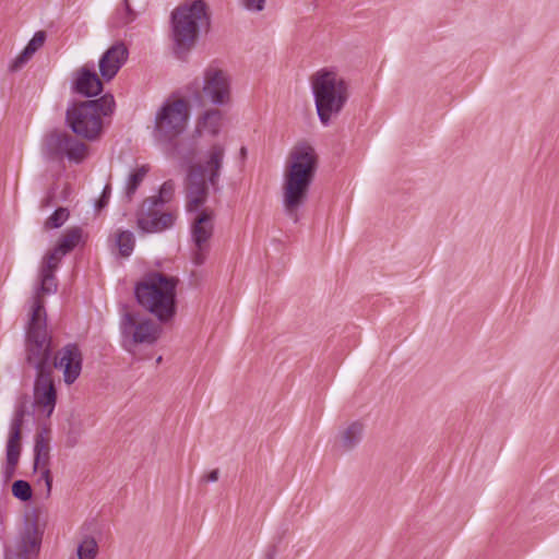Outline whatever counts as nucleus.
<instances>
[{
  "mask_svg": "<svg viewBox=\"0 0 559 559\" xmlns=\"http://www.w3.org/2000/svg\"><path fill=\"white\" fill-rule=\"evenodd\" d=\"M110 194H111V186H110V183H107L104 187L99 199L95 203L96 211L99 212L107 206L109 199H110Z\"/></svg>",
  "mask_w": 559,
  "mask_h": 559,
  "instance_id": "obj_34",
  "label": "nucleus"
},
{
  "mask_svg": "<svg viewBox=\"0 0 559 559\" xmlns=\"http://www.w3.org/2000/svg\"><path fill=\"white\" fill-rule=\"evenodd\" d=\"M123 309L119 323L123 346L129 348L136 344L154 345L160 336V325L147 318L140 320L136 313L127 310V306Z\"/></svg>",
  "mask_w": 559,
  "mask_h": 559,
  "instance_id": "obj_11",
  "label": "nucleus"
},
{
  "mask_svg": "<svg viewBox=\"0 0 559 559\" xmlns=\"http://www.w3.org/2000/svg\"><path fill=\"white\" fill-rule=\"evenodd\" d=\"M163 207L145 199L136 213L139 229L146 234H155L171 228L176 222V215L171 212H163Z\"/></svg>",
  "mask_w": 559,
  "mask_h": 559,
  "instance_id": "obj_12",
  "label": "nucleus"
},
{
  "mask_svg": "<svg viewBox=\"0 0 559 559\" xmlns=\"http://www.w3.org/2000/svg\"><path fill=\"white\" fill-rule=\"evenodd\" d=\"M46 40V32L38 31L34 34L32 39L28 41L25 48L34 55L44 44Z\"/></svg>",
  "mask_w": 559,
  "mask_h": 559,
  "instance_id": "obj_32",
  "label": "nucleus"
},
{
  "mask_svg": "<svg viewBox=\"0 0 559 559\" xmlns=\"http://www.w3.org/2000/svg\"><path fill=\"white\" fill-rule=\"evenodd\" d=\"M82 239V228H69L66 234L59 239L57 243V251H61V255L71 252Z\"/></svg>",
  "mask_w": 559,
  "mask_h": 559,
  "instance_id": "obj_23",
  "label": "nucleus"
},
{
  "mask_svg": "<svg viewBox=\"0 0 559 559\" xmlns=\"http://www.w3.org/2000/svg\"><path fill=\"white\" fill-rule=\"evenodd\" d=\"M50 464V438L49 429H41L35 436L34 444V471L40 469L38 483L44 480L46 486V498L50 497L52 488V475Z\"/></svg>",
  "mask_w": 559,
  "mask_h": 559,
  "instance_id": "obj_15",
  "label": "nucleus"
},
{
  "mask_svg": "<svg viewBox=\"0 0 559 559\" xmlns=\"http://www.w3.org/2000/svg\"><path fill=\"white\" fill-rule=\"evenodd\" d=\"M275 556V549H272L266 554V559H274Z\"/></svg>",
  "mask_w": 559,
  "mask_h": 559,
  "instance_id": "obj_40",
  "label": "nucleus"
},
{
  "mask_svg": "<svg viewBox=\"0 0 559 559\" xmlns=\"http://www.w3.org/2000/svg\"><path fill=\"white\" fill-rule=\"evenodd\" d=\"M174 52L183 59L194 47L201 32L207 33L211 17L203 0L185 2L173 10L170 15Z\"/></svg>",
  "mask_w": 559,
  "mask_h": 559,
  "instance_id": "obj_5",
  "label": "nucleus"
},
{
  "mask_svg": "<svg viewBox=\"0 0 559 559\" xmlns=\"http://www.w3.org/2000/svg\"><path fill=\"white\" fill-rule=\"evenodd\" d=\"M225 148L222 144H214L207 153L204 164H194L189 167L186 178V210L188 213H195L191 223V239L195 248H204L210 245L214 233V211L203 209L209 195V185L214 191H218V182Z\"/></svg>",
  "mask_w": 559,
  "mask_h": 559,
  "instance_id": "obj_1",
  "label": "nucleus"
},
{
  "mask_svg": "<svg viewBox=\"0 0 559 559\" xmlns=\"http://www.w3.org/2000/svg\"><path fill=\"white\" fill-rule=\"evenodd\" d=\"M311 90L320 122L329 126L344 109L348 98V83L333 68H323L311 76Z\"/></svg>",
  "mask_w": 559,
  "mask_h": 559,
  "instance_id": "obj_6",
  "label": "nucleus"
},
{
  "mask_svg": "<svg viewBox=\"0 0 559 559\" xmlns=\"http://www.w3.org/2000/svg\"><path fill=\"white\" fill-rule=\"evenodd\" d=\"M53 198H55L53 192L48 193L47 197L43 199L41 206L43 207L50 206L53 201Z\"/></svg>",
  "mask_w": 559,
  "mask_h": 559,
  "instance_id": "obj_39",
  "label": "nucleus"
},
{
  "mask_svg": "<svg viewBox=\"0 0 559 559\" xmlns=\"http://www.w3.org/2000/svg\"><path fill=\"white\" fill-rule=\"evenodd\" d=\"M223 114L217 108L205 110L198 119L197 131H206L215 136L219 133L222 127Z\"/></svg>",
  "mask_w": 559,
  "mask_h": 559,
  "instance_id": "obj_20",
  "label": "nucleus"
},
{
  "mask_svg": "<svg viewBox=\"0 0 559 559\" xmlns=\"http://www.w3.org/2000/svg\"><path fill=\"white\" fill-rule=\"evenodd\" d=\"M72 83V91L84 97H94L103 92L104 85L97 73L94 71V66L85 64L78 69L74 73Z\"/></svg>",
  "mask_w": 559,
  "mask_h": 559,
  "instance_id": "obj_17",
  "label": "nucleus"
},
{
  "mask_svg": "<svg viewBox=\"0 0 559 559\" xmlns=\"http://www.w3.org/2000/svg\"><path fill=\"white\" fill-rule=\"evenodd\" d=\"M128 55V48L123 43H117L107 49L99 59V72L103 80H112L127 61Z\"/></svg>",
  "mask_w": 559,
  "mask_h": 559,
  "instance_id": "obj_18",
  "label": "nucleus"
},
{
  "mask_svg": "<svg viewBox=\"0 0 559 559\" xmlns=\"http://www.w3.org/2000/svg\"><path fill=\"white\" fill-rule=\"evenodd\" d=\"M34 406L49 418L57 404V386L52 373L35 374Z\"/></svg>",
  "mask_w": 559,
  "mask_h": 559,
  "instance_id": "obj_14",
  "label": "nucleus"
},
{
  "mask_svg": "<svg viewBox=\"0 0 559 559\" xmlns=\"http://www.w3.org/2000/svg\"><path fill=\"white\" fill-rule=\"evenodd\" d=\"M134 235L130 230H121L118 231L116 236V246L119 249V253L121 257H129L133 252L134 249Z\"/></svg>",
  "mask_w": 559,
  "mask_h": 559,
  "instance_id": "obj_26",
  "label": "nucleus"
},
{
  "mask_svg": "<svg viewBox=\"0 0 559 559\" xmlns=\"http://www.w3.org/2000/svg\"><path fill=\"white\" fill-rule=\"evenodd\" d=\"M364 425L353 421L341 432V445L345 451L353 450L362 439Z\"/></svg>",
  "mask_w": 559,
  "mask_h": 559,
  "instance_id": "obj_21",
  "label": "nucleus"
},
{
  "mask_svg": "<svg viewBox=\"0 0 559 559\" xmlns=\"http://www.w3.org/2000/svg\"><path fill=\"white\" fill-rule=\"evenodd\" d=\"M189 116V105L186 99H167L155 116V138L165 143L174 142L185 132Z\"/></svg>",
  "mask_w": 559,
  "mask_h": 559,
  "instance_id": "obj_9",
  "label": "nucleus"
},
{
  "mask_svg": "<svg viewBox=\"0 0 559 559\" xmlns=\"http://www.w3.org/2000/svg\"><path fill=\"white\" fill-rule=\"evenodd\" d=\"M27 409L24 403L15 407L13 417L10 423L9 436L5 447L22 449V427L24 424Z\"/></svg>",
  "mask_w": 559,
  "mask_h": 559,
  "instance_id": "obj_19",
  "label": "nucleus"
},
{
  "mask_svg": "<svg viewBox=\"0 0 559 559\" xmlns=\"http://www.w3.org/2000/svg\"><path fill=\"white\" fill-rule=\"evenodd\" d=\"M178 282V278L162 272H151L134 285L135 300L159 323H168L177 313L176 288Z\"/></svg>",
  "mask_w": 559,
  "mask_h": 559,
  "instance_id": "obj_4",
  "label": "nucleus"
},
{
  "mask_svg": "<svg viewBox=\"0 0 559 559\" xmlns=\"http://www.w3.org/2000/svg\"><path fill=\"white\" fill-rule=\"evenodd\" d=\"M123 4H124L126 13H127V16L124 19V23L128 24V23H130V22H132L134 20L135 13L131 9L129 0H123Z\"/></svg>",
  "mask_w": 559,
  "mask_h": 559,
  "instance_id": "obj_37",
  "label": "nucleus"
},
{
  "mask_svg": "<svg viewBox=\"0 0 559 559\" xmlns=\"http://www.w3.org/2000/svg\"><path fill=\"white\" fill-rule=\"evenodd\" d=\"M210 250V245H206L204 248H195L193 252L192 261L195 265H202L206 260V254Z\"/></svg>",
  "mask_w": 559,
  "mask_h": 559,
  "instance_id": "obj_35",
  "label": "nucleus"
},
{
  "mask_svg": "<svg viewBox=\"0 0 559 559\" xmlns=\"http://www.w3.org/2000/svg\"><path fill=\"white\" fill-rule=\"evenodd\" d=\"M240 154H241L242 157H245L247 155V148L245 146H242L240 148Z\"/></svg>",
  "mask_w": 559,
  "mask_h": 559,
  "instance_id": "obj_41",
  "label": "nucleus"
},
{
  "mask_svg": "<svg viewBox=\"0 0 559 559\" xmlns=\"http://www.w3.org/2000/svg\"><path fill=\"white\" fill-rule=\"evenodd\" d=\"M83 354L76 343H68L56 350L52 371L59 369L62 371L66 384H73L82 372Z\"/></svg>",
  "mask_w": 559,
  "mask_h": 559,
  "instance_id": "obj_13",
  "label": "nucleus"
},
{
  "mask_svg": "<svg viewBox=\"0 0 559 559\" xmlns=\"http://www.w3.org/2000/svg\"><path fill=\"white\" fill-rule=\"evenodd\" d=\"M147 171H148L147 166H141L140 168L135 169L134 171H132L129 175L127 183H126V189H124L126 198L128 201L132 200L134 193L136 192L138 188L142 183Z\"/></svg>",
  "mask_w": 559,
  "mask_h": 559,
  "instance_id": "obj_25",
  "label": "nucleus"
},
{
  "mask_svg": "<svg viewBox=\"0 0 559 559\" xmlns=\"http://www.w3.org/2000/svg\"><path fill=\"white\" fill-rule=\"evenodd\" d=\"M319 167V156L308 142L297 143L289 152L283 181V207L294 222L300 219L299 210L308 199Z\"/></svg>",
  "mask_w": 559,
  "mask_h": 559,
  "instance_id": "obj_2",
  "label": "nucleus"
},
{
  "mask_svg": "<svg viewBox=\"0 0 559 559\" xmlns=\"http://www.w3.org/2000/svg\"><path fill=\"white\" fill-rule=\"evenodd\" d=\"M88 146L75 134L53 128L47 131L40 144V153L47 163L62 164L68 160L81 164L87 156Z\"/></svg>",
  "mask_w": 559,
  "mask_h": 559,
  "instance_id": "obj_8",
  "label": "nucleus"
},
{
  "mask_svg": "<svg viewBox=\"0 0 559 559\" xmlns=\"http://www.w3.org/2000/svg\"><path fill=\"white\" fill-rule=\"evenodd\" d=\"M25 367L35 374L52 373L55 346L51 333L47 330L45 301L36 300L25 329Z\"/></svg>",
  "mask_w": 559,
  "mask_h": 559,
  "instance_id": "obj_3",
  "label": "nucleus"
},
{
  "mask_svg": "<svg viewBox=\"0 0 559 559\" xmlns=\"http://www.w3.org/2000/svg\"><path fill=\"white\" fill-rule=\"evenodd\" d=\"M219 472L218 469H213L210 473H207L203 479L209 483H214L218 479Z\"/></svg>",
  "mask_w": 559,
  "mask_h": 559,
  "instance_id": "obj_38",
  "label": "nucleus"
},
{
  "mask_svg": "<svg viewBox=\"0 0 559 559\" xmlns=\"http://www.w3.org/2000/svg\"><path fill=\"white\" fill-rule=\"evenodd\" d=\"M79 559H95L98 552V545L94 537L85 536L78 547Z\"/></svg>",
  "mask_w": 559,
  "mask_h": 559,
  "instance_id": "obj_28",
  "label": "nucleus"
},
{
  "mask_svg": "<svg viewBox=\"0 0 559 559\" xmlns=\"http://www.w3.org/2000/svg\"><path fill=\"white\" fill-rule=\"evenodd\" d=\"M22 449L5 447V464L2 471V478L8 483L13 478L19 465Z\"/></svg>",
  "mask_w": 559,
  "mask_h": 559,
  "instance_id": "obj_24",
  "label": "nucleus"
},
{
  "mask_svg": "<svg viewBox=\"0 0 559 559\" xmlns=\"http://www.w3.org/2000/svg\"><path fill=\"white\" fill-rule=\"evenodd\" d=\"M264 5L265 0H245V7L250 11H262Z\"/></svg>",
  "mask_w": 559,
  "mask_h": 559,
  "instance_id": "obj_36",
  "label": "nucleus"
},
{
  "mask_svg": "<svg viewBox=\"0 0 559 559\" xmlns=\"http://www.w3.org/2000/svg\"><path fill=\"white\" fill-rule=\"evenodd\" d=\"M175 194V182L169 179L166 180L159 188L158 194L146 198L147 200L156 203L159 206H164L166 203H169Z\"/></svg>",
  "mask_w": 559,
  "mask_h": 559,
  "instance_id": "obj_27",
  "label": "nucleus"
},
{
  "mask_svg": "<svg viewBox=\"0 0 559 559\" xmlns=\"http://www.w3.org/2000/svg\"><path fill=\"white\" fill-rule=\"evenodd\" d=\"M40 284L36 289V294L33 298V305L36 300L40 299L44 301L43 296L55 294L58 289L57 278L53 271L40 269ZM34 306H32L33 308Z\"/></svg>",
  "mask_w": 559,
  "mask_h": 559,
  "instance_id": "obj_22",
  "label": "nucleus"
},
{
  "mask_svg": "<svg viewBox=\"0 0 559 559\" xmlns=\"http://www.w3.org/2000/svg\"><path fill=\"white\" fill-rule=\"evenodd\" d=\"M12 495L23 501H29L33 497V489L28 481L23 479H17L12 484Z\"/></svg>",
  "mask_w": 559,
  "mask_h": 559,
  "instance_id": "obj_29",
  "label": "nucleus"
},
{
  "mask_svg": "<svg viewBox=\"0 0 559 559\" xmlns=\"http://www.w3.org/2000/svg\"><path fill=\"white\" fill-rule=\"evenodd\" d=\"M41 532L36 522H31L25 525V530L16 543V551L14 555H9L14 559H33L36 558L40 550Z\"/></svg>",
  "mask_w": 559,
  "mask_h": 559,
  "instance_id": "obj_16",
  "label": "nucleus"
},
{
  "mask_svg": "<svg viewBox=\"0 0 559 559\" xmlns=\"http://www.w3.org/2000/svg\"><path fill=\"white\" fill-rule=\"evenodd\" d=\"M160 361H162V356H159V357L157 358V362H160Z\"/></svg>",
  "mask_w": 559,
  "mask_h": 559,
  "instance_id": "obj_42",
  "label": "nucleus"
},
{
  "mask_svg": "<svg viewBox=\"0 0 559 559\" xmlns=\"http://www.w3.org/2000/svg\"><path fill=\"white\" fill-rule=\"evenodd\" d=\"M115 99L105 94L96 99L72 103L66 111V124L80 139L96 141L103 133V117L114 112Z\"/></svg>",
  "mask_w": 559,
  "mask_h": 559,
  "instance_id": "obj_7",
  "label": "nucleus"
},
{
  "mask_svg": "<svg viewBox=\"0 0 559 559\" xmlns=\"http://www.w3.org/2000/svg\"><path fill=\"white\" fill-rule=\"evenodd\" d=\"M62 257L63 255H61V251H57V247H55L44 258L40 269L56 272V270L58 269V266L61 262Z\"/></svg>",
  "mask_w": 559,
  "mask_h": 559,
  "instance_id": "obj_31",
  "label": "nucleus"
},
{
  "mask_svg": "<svg viewBox=\"0 0 559 559\" xmlns=\"http://www.w3.org/2000/svg\"><path fill=\"white\" fill-rule=\"evenodd\" d=\"M69 217V211L66 207H58L55 212L45 221V229L59 228Z\"/></svg>",
  "mask_w": 559,
  "mask_h": 559,
  "instance_id": "obj_30",
  "label": "nucleus"
},
{
  "mask_svg": "<svg viewBox=\"0 0 559 559\" xmlns=\"http://www.w3.org/2000/svg\"><path fill=\"white\" fill-rule=\"evenodd\" d=\"M204 99L214 106H225L230 103V80L226 72L210 67L204 71L202 87L200 83H193V102L203 107Z\"/></svg>",
  "mask_w": 559,
  "mask_h": 559,
  "instance_id": "obj_10",
  "label": "nucleus"
},
{
  "mask_svg": "<svg viewBox=\"0 0 559 559\" xmlns=\"http://www.w3.org/2000/svg\"><path fill=\"white\" fill-rule=\"evenodd\" d=\"M33 55L24 48L23 51L12 61L10 64V71L15 72L20 70L32 57Z\"/></svg>",
  "mask_w": 559,
  "mask_h": 559,
  "instance_id": "obj_33",
  "label": "nucleus"
}]
</instances>
